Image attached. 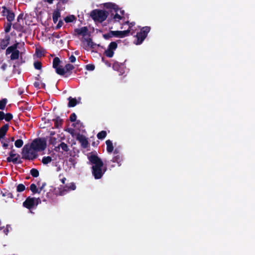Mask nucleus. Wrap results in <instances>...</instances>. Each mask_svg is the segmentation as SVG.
<instances>
[{"mask_svg":"<svg viewBox=\"0 0 255 255\" xmlns=\"http://www.w3.org/2000/svg\"><path fill=\"white\" fill-rule=\"evenodd\" d=\"M88 159L89 164L92 165V173L94 178L95 179L102 178L107 169L106 166H104L102 160L98 156L97 153L93 152L90 153L88 155Z\"/></svg>","mask_w":255,"mask_h":255,"instance_id":"nucleus-1","label":"nucleus"},{"mask_svg":"<svg viewBox=\"0 0 255 255\" xmlns=\"http://www.w3.org/2000/svg\"><path fill=\"white\" fill-rule=\"evenodd\" d=\"M1 8L2 10L1 13L3 16L6 15V13H8V11L10 10L9 9L7 8L5 6H2Z\"/></svg>","mask_w":255,"mask_h":255,"instance_id":"nucleus-42","label":"nucleus"},{"mask_svg":"<svg viewBox=\"0 0 255 255\" xmlns=\"http://www.w3.org/2000/svg\"><path fill=\"white\" fill-rule=\"evenodd\" d=\"M63 22L62 20H60L59 21L58 24L56 26L55 28L56 29H58L62 27V26L63 25Z\"/></svg>","mask_w":255,"mask_h":255,"instance_id":"nucleus-50","label":"nucleus"},{"mask_svg":"<svg viewBox=\"0 0 255 255\" xmlns=\"http://www.w3.org/2000/svg\"><path fill=\"white\" fill-rule=\"evenodd\" d=\"M150 30V27L149 26L143 27L140 31L137 32L136 35V40L134 42V43L136 45H139L142 43L145 38L147 37V34Z\"/></svg>","mask_w":255,"mask_h":255,"instance_id":"nucleus-5","label":"nucleus"},{"mask_svg":"<svg viewBox=\"0 0 255 255\" xmlns=\"http://www.w3.org/2000/svg\"><path fill=\"white\" fill-rule=\"evenodd\" d=\"M56 142V138L55 137H51L50 139V143L51 144L54 145Z\"/></svg>","mask_w":255,"mask_h":255,"instance_id":"nucleus-52","label":"nucleus"},{"mask_svg":"<svg viewBox=\"0 0 255 255\" xmlns=\"http://www.w3.org/2000/svg\"><path fill=\"white\" fill-rule=\"evenodd\" d=\"M84 40L87 42V44L88 46H90L92 48L94 47V43L92 41V39L91 38H84Z\"/></svg>","mask_w":255,"mask_h":255,"instance_id":"nucleus-40","label":"nucleus"},{"mask_svg":"<svg viewBox=\"0 0 255 255\" xmlns=\"http://www.w3.org/2000/svg\"><path fill=\"white\" fill-rule=\"evenodd\" d=\"M16 65H13V73H17L18 74H20V71L19 69H16V67L17 66H19L20 65V63H16Z\"/></svg>","mask_w":255,"mask_h":255,"instance_id":"nucleus-43","label":"nucleus"},{"mask_svg":"<svg viewBox=\"0 0 255 255\" xmlns=\"http://www.w3.org/2000/svg\"><path fill=\"white\" fill-rule=\"evenodd\" d=\"M123 18H124V16L120 15V14L117 13V12L114 15L113 17V20H114V22H118L122 19H123Z\"/></svg>","mask_w":255,"mask_h":255,"instance_id":"nucleus-35","label":"nucleus"},{"mask_svg":"<svg viewBox=\"0 0 255 255\" xmlns=\"http://www.w3.org/2000/svg\"><path fill=\"white\" fill-rule=\"evenodd\" d=\"M69 60L71 63H74L76 61V58L74 55H72L69 57Z\"/></svg>","mask_w":255,"mask_h":255,"instance_id":"nucleus-51","label":"nucleus"},{"mask_svg":"<svg viewBox=\"0 0 255 255\" xmlns=\"http://www.w3.org/2000/svg\"><path fill=\"white\" fill-rule=\"evenodd\" d=\"M13 116L11 113H6L5 114L4 120L6 122H9L12 120Z\"/></svg>","mask_w":255,"mask_h":255,"instance_id":"nucleus-39","label":"nucleus"},{"mask_svg":"<svg viewBox=\"0 0 255 255\" xmlns=\"http://www.w3.org/2000/svg\"><path fill=\"white\" fill-rule=\"evenodd\" d=\"M46 183H45V182L43 183L42 184V186H41L40 187H39V189H38V190H39V191H40V192H41V191L42 190V189L44 188V187H45V186L46 185Z\"/></svg>","mask_w":255,"mask_h":255,"instance_id":"nucleus-59","label":"nucleus"},{"mask_svg":"<svg viewBox=\"0 0 255 255\" xmlns=\"http://www.w3.org/2000/svg\"><path fill=\"white\" fill-rule=\"evenodd\" d=\"M34 67L36 69L40 70L42 68V64L40 62L36 61L34 63Z\"/></svg>","mask_w":255,"mask_h":255,"instance_id":"nucleus-41","label":"nucleus"},{"mask_svg":"<svg viewBox=\"0 0 255 255\" xmlns=\"http://www.w3.org/2000/svg\"><path fill=\"white\" fill-rule=\"evenodd\" d=\"M9 156L6 158L7 162H12L13 164H21L22 160L20 159V155L16 153H8Z\"/></svg>","mask_w":255,"mask_h":255,"instance_id":"nucleus-8","label":"nucleus"},{"mask_svg":"<svg viewBox=\"0 0 255 255\" xmlns=\"http://www.w3.org/2000/svg\"><path fill=\"white\" fill-rule=\"evenodd\" d=\"M130 31V30L128 29L124 31H113L112 32V34H114V37H120V38H124L125 37L128 36L129 35V33Z\"/></svg>","mask_w":255,"mask_h":255,"instance_id":"nucleus-11","label":"nucleus"},{"mask_svg":"<svg viewBox=\"0 0 255 255\" xmlns=\"http://www.w3.org/2000/svg\"><path fill=\"white\" fill-rule=\"evenodd\" d=\"M5 141L6 142H3V141H1V143L2 144L3 147H4V148H7L8 146V144L7 143V142H8V139H5Z\"/></svg>","mask_w":255,"mask_h":255,"instance_id":"nucleus-49","label":"nucleus"},{"mask_svg":"<svg viewBox=\"0 0 255 255\" xmlns=\"http://www.w3.org/2000/svg\"><path fill=\"white\" fill-rule=\"evenodd\" d=\"M37 151L31 150L28 155L26 157L24 156V159L29 160H33L36 159L38 156V154L36 152Z\"/></svg>","mask_w":255,"mask_h":255,"instance_id":"nucleus-18","label":"nucleus"},{"mask_svg":"<svg viewBox=\"0 0 255 255\" xmlns=\"http://www.w3.org/2000/svg\"><path fill=\"white\" fill-rule=\"evenodd\" d=\"M30 145L29 146L28 144H25L22 148L21 154H22V158L24 159V156L26 157L27 155L29 153L31 150Z\"/></svg>","mask_w":255,"mask_h":255,"instance_id":"nucleus-17","label":"nucleus"},{"mask_svg":"<svg viewBox=\"0 0 255 255\" xmlns=\"http://www.w3.org/2000/svg\"><path fill=\"white\" fill-rule=\"evenodd\" d=\"M74 66L71 64H67L64 68L65 69L64 75H63L64 77L67 78L69 77L72 73V71L74 69Z\"/></svg>","mask_w":255,"mask_h":255,"instance_id":"nucleus-13","label":"nucleus"},{"mask_svg":"<svg viewBox=\"0 0 255 255\" xmlns=\"http://www.w3.org/2000/svg\"><path fill=\"white\" fill-rule=\"evenodd\" d=\"M7 100L6 99H2L0 100V110H3L4 109Z\"/></svg>","mask_w":255,"mask_h":255,"instance_id":"nucleus-33","label":"nucleus"},{"mask_svg":"<svg viewBox=\"0 0 255 255\" xmlns=\"http://www.w3.org/2000/svg\"><path fill=\"white\" fill-rule=\"evenodd\" d=\"M113 32L112 30H110L109 32L103 34V37L105 39H109V38L114 37V34H112L111 32Z\"/></svg>","mask_w":255,"mask_h":255,"instance_id":"nucleus-38","label":"nucleus"},{"mask_svg":"<svg viewBox=\"0 0 255 255\" xmlns=\"http://www.w3.org/2000/svg\"><path fill=\"white\" fill-rule=\"evenodd\" d=\"M104 6L107 9H110L114 10L115 12H117L119 10V8L118 6L115 3L111 2H107L104 4Z\"/></svg>","mask_w":255,"mask_h":255,"instance_id":"nucleus-19","label":"nucleus"},{"mask_svg":"<svg viewBox=\"0 0 255 255\" xmlns=\"http://www.w3.org/2000/svg\"><path fill=\"white\" fill-rule=\"evenodd\" d=\"M42 88H43V89H45V84L44 83H43L42 84Z\"/></svg>","mask_w":255,"mask_h":255,"instance_id":"nucleus-64","label":"nucleus"},{"mask_svg":"<svg viewBox=\"0 0 255 255\" xmlns=\"http://www.w3.org/2000/svg\"><path fill=\"white\" fill-rule=\"evenodd\" d=\"M76 119H77V116L75 114V113H72L70 117H69V120L71 122H75L76 121Z\"/></svg>","mask_w":255,"mask_h":255,"instance_id":"nucleus-45","label":"nucleus"},{"mask_svg":"<svg viewBox=\"0 0 255 255\" xmlns=\"http://www.w3.org/2000/svg\"><path fill=\"white\" fill-rule=\"evenodd\" d=\"M74 32L78 35H82V36H85L88 32V29L87 27L84 26L80 28H76L74 29Z\"/></svg>","mask_w":255,"mask_h":255,"instance_id":"nucleus-14","label":"nucleus"},{"mask_svg":"<svg viewBox=\"0 0 255 255\" xmlns=\"http://www.w3.org/2000/svg\"><path fill=\"white\" fill-rule=\"evenodd\" d=\"M54 122V127L56 128H60L62 127L63 120L59 116H57L55 119L52 120Z\"/></svg>","mask_w":255,"mask_h":255,"instance_id":"nucleus-16","label":"nucleus"},{"mask_svg":"<svg viewBox=\"0 0 255 255\" xmlns=\"http://www.w3.org/2000/svg\"><path fill=\"white\" fill-rule=\"evenodd\" d=\"M35 207H36L39 203H41V200L39 198H35Z\"/></svg>","mask_w":255,"mask_h":255,"instance_id":"nucleus-54","label":"nucleus"},{"mask_svg":"<svg viewBox=\"0 0 255 255\" xmlns=\"http://www.w3.org/2000/svg\"><path fill=\"white\" fill-rule=\"evenodd\" d=\"M60 16L61 13L59 9H56L54 11L52 15V19L54 23H56L58 21V18Z\"/></svg>","mask_w":255,"mask_h":255,"instance_id":"nucleus-22","label":"nucleus"},{"mask_svg":"<svg viewBox=\"0 0 255 255\" xmlns=\"http://www.w3.org/2000/svg\"><path fill=\"white\" fill-rule=\"evenodd\" d=\"M106 144L107 145V151L108 153H111L114 150V146L113 145L112 141L108 139L106 141Z\"/></svg>","mask_w":255,"mask_h":255,"instance_id":"nucleus-23","label":"nucleus"},{"mask_svg":"<svg viewBox=\"0 0 255 255\" xmlns=\"http://www.w3.org/2000/svg\"><path fill=\"white\" fill-rule=\"evenodd\" d=\"M35 198L28 197L25 201L23 202V206L25 208L30 210L35 207Z\"/></svg>","mask_w":255,"mask_h":255,"instance_id":"nucleus-9","label":"nucleus"},{"mask_svg":"<svg viewBox=\"0 0 255 255\" xmlns=\"http://www.w3.org/2000/svg\"><path fill=\"white\" fill-rule=\"evenodd\" d=\"M45 50L42 48H36L35 53L37 57H41L44 56Z\"/></svg>","mask_w":255,"mask_h":255,"instance_id":"nucleus-26","label":"nucleus"},{"mask_svg":"<svg viewBox=\"0 0 255 255\" xmlns=\"http://www.w3.org/2000/svg\"><path fill=\"white\" fill-rule=\"evenodd\" d=\"M68 106L69 107H74L77 104V100L75 98H72L71 97H70L68 98Z\"/></svg>","mask_w":255,"mask_h":255,"instance_id":"nucleus-27","label":"nucleus"},{"mask_svg":"<svg viewBox=\"0 0 255 255\" xmlns=\"http://www.w3.org/2000/svg\"><path fill=\"white\" fill-rule=\"evenodd\" d=\"M25 186L23 184H19L16 187V191L21 192L25 190Z\"/></svg>","mask_w":255,"mask_h":255,"instance_id":"nucleus-37","label":"nucleus"},{"mask_svg":"<svg viewBox=\"0 0 255 255\" xmlns=\"http://www.w3.org/2000/svg\"><path fill=\"white\" fill-rule=\"evenodd\" d=\"M11 150L8 153H15V149H13V145H12L10 147Z\"/></svg>","mask_w":255,"mask_h":255,"instance_id":"nucleus-60","label":"nucleus"},{"mask_svg":"<svg viewBox=\"0 0 255 255\" xmlns=\"http://www.w3.org/2000/svg\"><path fill=\"white\" fill-rule=\"evenodd\" d=\"M118 44L116 42H111L108 46V49L105 50L104 54L108 57H112L114 54V50H116Z\"/></svg>","mask_w":255,"mask_h":255,"instance_id":"nucleus-7","label":"nucleus"},{"mask_svg":"<svg viewBox=\"0 0 255 255\" xmlns=\"http://www.w3.org/2000/svg\"><path fill=\"white\" fill-rule=\"evenodd\" d=\"M122 161V157L120 155H117L115 156L110 161H109L108 163L110 164L111 162L115 163L116 162L118 164L119 166H121V162Z\"/></svg>","mask_w":255,"mask_h":255,"instance_id":"nucleus-21","label":"nucleus"},{"mask_svg":"<svg viewBox=\"0 0 255 255\" xmlns=\"http://www.w3.org/2000/svg\"><path fill=\"white\" fill-rule=\"evenodd\" d=\"M11 26V22H8L6 24V26L5 27L4 31L6 33H8L10 31Z\"/></svg>","mask_w":255,"mask_h":255,"instance_id":"nucleus-44","label":"nucleus"},{"mask_svg":"<svg viewBox=\"0 0 255 255\" xmlns=\"http://www.w3.org/2000/svg\"><path fill=\"white\" fill-rule=\"evenodd\" d=\"M10 37L8 35L5 36L4 38L0 40V49H5L9 44Z\"/></svg>","mask_w":255,"mask_h":255,"instance_id":"nucleus-12","label":"nucleus"},{"mask_svg":"<svg viewBox=\"0 0 255 255\" xmlns=\"http://www.w3.org/2000/svg\"><path fill=\"white\" fill-rule=\"evenodd\" d=\"M6 67H7V64L6 63H3L1 67V69L3 70V71H4L6 70Z\"/></svg>","mask_w":255,"mask_h":255,"instance_id":"nucleus-56","label":"nucleus"},{"mask_svg":"<svg viewBox=\"0 0 255 255\" xmlns=\"http://www.w3.org/2000/svg\"><path fill=\"white\" fill-rule=\"evenodd\" d=\"M9 126L8 124H5L0 128V139H3L8 130Z\"/></svg>","mask_w":255,"mask_h":255,"instance_id":"nucleus-15","label":"nucleus"},{"mask_svg":"<svg viewBox=\"0 0 255 255\" xmlns=\"http://www.w3.org/2000/svg\"><path fill=\"white\" fill-rule=\"evenodd\" d=\"M46 140L45 138H35L30 144L31 149L37 151L44 150L46 148Z\"/></svg>","mask_w":255,"mask_h":255,"instance_id":"nucleus-3","label":"nucleus"},{"mask_svg":"<svg viewBox=\"0 0 255 255\" xmlns=\"http://www.w3.org/2000/svg\"><path fill=\"white\" fill-rule=\"evenodd\" d=\"M68 187L69 191L74 190L76 188V186L75 185L74 183L72 182L69 185H68Z\"/></svg>","mask_w":255,"mask_h":255,"instance_id":"nucleus-47","label":"nucleus"},{"mask_svg":"<svg viewBox=\"0 0 255 255\" xmlns=\"http://www.w3.org/2000/svg\"><path fill=\"white\" fill-rule=\"evenodd\" d=\"M99 144V141H97V142H95V141H94L92 143V145L93 146H97L98 145V144Z\"/></svg>","mask_w":255,"mask_h":255,"instance_id":"nucleus-61","label":"nucleus"},{"mask_svg":"<svg viewBox=\"0 0 255 255\" xmlns=\"http://www.w3.org/2000/svg\"><path fill=\"white\" fill-rule=\"evenodd\" d=\"M76 139L81 143V146L84 148H86L88 146L89 142L87 138L83 134L78 133L77 135Z\"/></svg>","mask_w":255,"mask_h":255,"instance_id":"nucleus-10","label":"nucleus"},{"mask_svg":"<svg viewBox=\"0 0 255 255\" xmlns=\"http://www.w3.org/2000/svg\"><path fill=\"white\" fill-rule=\"evenodd\" d=\"M1 194L3 197H5L6 199L13 198V196L12 195V193L5 189H3L1 191Z\"/></svg>","mask_w":255,"mask_h":255,"instance_id":"nucleus-20","label":"nucleus"},{"mask_svg":"<svg viewBox=\"0 0 255 255\" xmlns=\"http://www.w3.org/2000/svg\"><path fill=\"white\" fill-rule=\"evenodd\" d=\"M76 19V17L74 15L67 16L64 18V20L66 23L72 22Z\"/></svg>","mask_w":255,"mask_h":255,"instance_id":"nucleus-31","label":"nucleus"},{"mask_svg":"<svg viewBox=\"0 0 255 255\" xmlns=\"http://www.w3.org/2000/svg\"><path fill=\"white\" fill-rule=\"evenodd\" d=\"M60 180H61V182H62L63 184H65V181H66V178L65 177H63V178H62Z\"/></svg>","mask_w":255,"mask_h":255,"instance_id":"nucleus-62","label":"nucleus"},{"mask_svg":"<svg viewBox=\"0 0 255 255\" xmlns=\"http://www.w3.org/2000/svg\"><path fill=\"white\" fill-rule=\"evenodd\" d=\"M54 0H43V1L46 2L50 4H52Z\"/></svg>","mask_w":255,"mask_h":255,"instance_id":"nucleus-58","label":"nucleus"},{"mask_svg":"<svg viewBox=\"0 0 255 255\" xmlns=\"http://www.w3.org/2000/svg\"><path fill=\"white\" fill-rule=\"evenodd\" d=\"M107 134L106 131L102 130L97 134V136L99 139L102 140L106 137Z\"/></svg>","mask_w":255,"mask_h":255,"instance_id":"nucleus-28","label":"nucleus"},{"mask_svg":"<svg viewBox=\"0 0 255 255\" xmlns=\"http://www.w3.org/2000/svg\"><path fill=\"white\" fill-rule=\"evenodd\" d=\"M30 173L33 177H37L39 175L38 170L36 168H32L30 171Z\"/></svg>","mask_w":255,"mask_h":255,"instance_id":"nucleus-32","label":"nucleus"},{"mask_svg":"<svg viewBox=\"0 0 255 255\" xmlns=\"http://www.w3.org/2000/svg\"><path fill=\"white\" fill-rule=\"evenodd\" d=\"M9 228H10V226L9 225H6V227L5 229H3V232L5 235H7L9 232Z\"/></svg>","mask_w":255,"mask_h":255,"instance_id":"nucleus-48","label":"nucleus"},{"mask_svg":"<svg viewBox=\"0 0 255 255\" xmlns=\"http://www.w3.org/2000/svg\"><path fill=\"white\" fill-rule=\"evenodd\" d=\"M59 145H60V148H61V149L64 151L67 152V151H68L69 150V148L68 147V146L65 142H62L61 143H60L59 144Z\"/></svg>","mask_w":255,"mask_h":255,"instance_id":"nucleus-34","label":"nucleus"},{"mask_svg":"<svg viewBox=\"0 0 255 255\" xmlns=\"http://www.w3.org/2000/svg\"><path fill=\"white\" fill-rule=\"evenodd\" d=\"M60 145L59 144L58 146H55L54 149L55 151L59 152V151H60Z\"/></svg>","mask_w":255,"mask_h":255,"instance_id":"nucleus-57","label":"nucleus"},{"mask_svg":"<svg viewBox=\"0 0 255 255\" xmlns=\"http://www.w3.org/2000/svg\"><path fill=\"white\" fill-rule=\"evenodd\" d=\"M52 159L51 157L49 156H44L42 159V163L43 164H47L52 161Z\"/></svg>","mask_w":255,"mask_h":255,"instance_id":"nucleus-29","label":"nucleus"},{"mask_svg":"<svg viewBox=\"0 0 255 255\" xmlns=\"http://www.w3.org/2000/svg\"><path fill=\"white\" fill-rule=\"evenodd\" d=\"M61 60L58 57H55L53 60V68L55 69L56 72L59 75H64L65 69L62 66H59Z\"/></svg>","mask_w":255,"mask_h":255,"instance_id":"nucleus-6","label":"nucleus"},{"mask_svg":"<svg viewBox=\"0 0 255 255\" xmlns=\"http://www.w3.org/2000/svg\"><path fill=\"white\" fill-rule=\"evenodd\" d=\"M5 114L3 112L0 111V121L4 119Z\"/></svg>","mask_w":255,"mask_h":255,"instance_id":"nucleus-55","label":"nucleus"},{"mask_svg":"<svg viewBox=\"0 0 255 255\" xmlns=\"http://www.w3.org/2000/svg\"><path fill=\"white\" fill-rule=\"evenodd\" d=\"M119 153V150H118V149H117V148H116V149H115V150H114V154H117V153Z\"/></svg>","mask_w":255,"mask_h":255,"instance_id":"nucleus-63","label":"nucleus"},{"mask_svg":"<svg viewBox=\"0 0 255 255\" xmlns=\"http://www.w3.org/2000/svg\"><path fill=\"white\" fill-rule=\"evenodd\" d=\"M108 15V12L100 9H94L90 12V16L94 21L100 23L105 21Z\"/></svg>","mask_w":255,"mask_h":255,"instance_id":"nucleus-2","label":"nucleus"},{"mask_svg":"<svg viewBox=\"0 0 255 255\" xmlns=\"http://www.w3.org/2000/svg\"><path fill=\"white\" fill-rule=\"evenodd\" d=\"M95 66L93 64H88L86 66V69L88 71H93L95 69Z\"/></svg>","mask_w":255,"mask_h":255,"instance_id":"nucleus-46","label":"nucleus"},{"mask_svg":"<svg viewBox=\"0 0 255 255\" xmlns=\"http://www.w3.org/2000/svg\"><path fill=\"white\" fill-rule=\"evenodd\" d=\"M18 42H16L13 45L8 46L5 50V55L10 54V59L11 60H17L19 57L20 51L17 49Z\"/></svg>","mask_w":255,"mask_h":255,"instance_id":"nucleus-4","label":"nucleus"},{"mask_svg":"<svg viewBox=\"0 0 255 255\" xmlns=\"http://www.w3.org/2000/svg\"><path fill=\"white\" fill-rule=\"evenodd\" d=\"M23 141L21 139H17L14 142V145L17 148H20L23 145Z\"/></svg>","mask_w":255,"mask_h":255,"instance_id":"nucleus-36","label":"nucleus"},{"mask_svg":"<svg viewBox=\"0 0 255 255\" xmlns=\"http://www.w3.org/2000/svg\"><path fill=\"white\" fill-rule=\"evenodd\" d=\"M33 85H34V87L37 88V89H40V83L39 82H35L33 83Z\"/></svg>","mask_w":255,"mask_h":255,"instance_id":"nucleus-53","label":"nucleus"},{"mask_svg":"<svg viewBox=\"0 0 255 255\" xmlns=\"http://www.w3.org/2000/svg\"><path fill=\"white\" fill-rule=\"evenodd\" d=\"M59 190V195L61 196H63L66 194L69 191L68 185H66L65 186L61 185Z\"/></svg>","mask_w":255,"mask_h":255,"instance_id":"nucleus-24","label":"nucleus"},{"mask_svg":"<svg viewBox=\"0 0 255 255\" xmlns=\"http://www.w3.org/2000/svg\"><path fill=\"white\" fill-rule=\"evenodd\" d=\"M30 190L31 191V192L33 194H35L36 193H38L39 194L40 193V191H39V190L37 189V188L36 187V185L34 183H32L30 185Z\"/></svg>","mask_w":255,"mask_h":255,"instance_id":"nucleus-30","label":"nucleus"},{"mask_svg":"<svg viewBox=\"0 0 255 255\" xmlns=\"http://www.w3.org/2000/svg\"><path fill=\"white\" fill-rule=\"evenodd\" d=\"M5 16L6 17L7 21L10 22L14 20L15 17L14 13L11 10L8 11V13Z\"/></svg>","mask_w":255,"mask_h":255,"instance_id":"nucleus-25","label":"nucleus"}]
</instances>
